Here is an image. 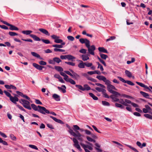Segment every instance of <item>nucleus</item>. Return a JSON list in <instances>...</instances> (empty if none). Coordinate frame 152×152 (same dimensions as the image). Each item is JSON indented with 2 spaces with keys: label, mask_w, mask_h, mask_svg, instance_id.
Instances as JSON below:
<instances>
[{
  "label": "nucleus",
  "mask_w": 152,
  "mask_h": 152,
  "mask_svg": "<svg viewBox=\"0 0 152 152\" xmlns=\"http://www.w3.org/2000/svg\"><path fill=\"white\" fill-rule=\"evenodd\" d=\"M54 50L55 52H64L65 51V50L63 49H58L56 48H55L54 49Z\"/></svg>",
  "instance_id": "44"
},
{
  "label": "nucleus",
  "mask_w": 152,
  "mask_h": 152,
  "mask_svg": "<svg viewBox=\"0 0 152 152\" xmlns=\"http://www.w3.org/2000/svg\"><path fill=\"white\" fill-rule=\"evenodd\" d=\"M70 139L72 140L74 143V146L77 148L79 151H81L82 149L80 148V147L79 144L78 140L75 138H70Z\"/></svg>",
  "instance_id": "7"
},
{
  "label": "nucleus",
  "mask_w": 152,
  "mask_h": 152,
  "mask_svg": "<svg viewBox=\"0 0 152 152\" xmlns=\"http://www.w3.org/2000/svg\"><path fill=\"white\" fill-rule=\"evenodd\" d=\"M77 61L79 62L78 64V66L81 69H83L85 67V63H84L81 60H77Z\"/></svg>",
  "instance_id": "8"
},
{
  "label": "nucleus",
  "mask_w": 152,
  "mask_h": 152,
  "mask_svg": "<svg viewBox=\"0 0 152 152\" xmlns=\"http://www.w3.org/2000/svg\"><path fill=\"white\" fill-rule=\"evenodd\" d=\"M79 41L82 44H85L86 47L88 48V51L90 54L94 55V51L95 50V47L94 45L90 46V41L87 39L81 38Z\"/></svg>",
  "instance_id": "1"
},
{
  "label": "nucleus",
  "mask_w": 152,
  "mask_h": 152,
  "mask_svg": "<svg viewBox=\"0 0 152 152\" xmlns=\"http://www.w3.org/2000/svg\"><path fill=\"white\" fill-rule=\"evenodd\" d=\"M17 106L20 110H21L23 111L24 112H26V110H25V109L21 106L18 105L17 104Z\"/></svg>",
  "instance_id": "55"
},
{
  "label": "nucleus",
  "mask_w": 152,
  "mask_h": 152,
  "mask_svg": "<svg viewBox=\"0 0 152 152\" xmlns=\"http://www.w3.org/2000/svg\"><path fill=\"white\" fill-rule=\"evenodd\" d=\"M33 65L36 69L39 70H42L44 68V66H40L35 63H33Z\"/></svg>",
  "instance_id": "13"
},
{
  "label": "nucleus",
  "mask_w": 152,
  "mask_h": 152,
  "mask_svg": "<svg viewBox=\"0 0 152 152\" xmlns=\"http://www.w3.org/2000/svg\"><path fill=\"white\" fill-rule=\"evenodd\" d=\"M4 92L5 94L8 97H9L10 98L12 96H11V94L9 92H8L7 91H4Z\"/></svg>",
  "instance_id": "49"
},
{
  "label": "nucleus",
  "mask_w": 152,
  "mask_h": 152,
  "mask_svg": "<svg viewBox=\"0 0 152 152\" xmlns=\"http://www.w3.org/2000/svg\"><path fill=\"white\" fill-rule=\"evenodd\" d=\"M110 81L109 80L105 84L107 85V89L110 93H112L114 91V90H116L115 87L113 85L111 84Z\"/></svg>",
  "instance_id": "4"
},
{
  "label": "nucleus",
  "mask_w": 152,
  "mask_h": 152,
  "mask_svg": "<svg viewBox=\"0 0 152 152\" xmlns=\"http://www.w3.org/2000/svg\"><path fill=\"white\" fill-rule=\"evenodd\" d=\"M55 69L58 72H61L63 71V69L62 67L59 66H55L54 67Z\"/></svg>",
  "instance_id": "21"
},
{
  "label": "nucleus",
  "mask_w": 152,
  "mask_h": 152,
  "mask_svg": "<svg viewBox=\"0 0 152 152\" xmlns=\"http://www.w3.org/2000/svg\"><path fill=\"white\" fill-rule=\"evenodd\" d=\"M29 147L31 148L37 150H38V148L35 145H29Z\"/></svg>",
  "instance_id": "50"
},
{
  "label": "nucleus",
  "mask_w": 152,
  "mask_h": 152,
  "mask_svg": "<svg viewBox=\"0 0 152 152\" xmlns=\"http://www.w3.org/2000/svg\"><path fill=\"white\" fill-rule=\"evenodd\" d=\"M102 103L103 105L105 106H109L110 105V104L108 102L105 101H102Z\"/></svg>",
  "instance_id": "34"
},
{
  "label": "nucleus",
  "mask_w": 152,
  "mask_h": 152,
  "mask_svg": "<svg viewBox=\"0 0 152 152\" xmlns=\"http://www.w3.org/2000/svg\"><path fill=\"white\" fill-rule=\"evenodd\" d=\"M9 34L11 36H14L18 35V34L17 33L12 31H10L9 32Z\"/></svg>",
  "instance_id": "38"
},
{
  "label": "nucleus",
  "mask_w": 152,
  "mask_h": 152,
  "mask_svg": "<svg viewBox=\"0 0 152 152\" xmlns=\"http://www.w3.org/2000/svg\"><path fill=\"white\" fill-rule=\"evenodd\" d=\"M50 117L52 118L54 121H55L60 123V124H63V122L61 120L57 119L56 118L52 116H50Z\"/></svg>",
  "instance_id": "15"
},
{
  "label": "nucleus",
  "mask_w": 152,
  "mask_h": 152,
  "mask_svg": "<svg viewBox=\"0 0 152 152\" xmlns=\"http://www.w3.org/2000/svg\"><path fill=\"white\" fill-rule=\"evenodd\" d=\"M100 56L101 57L102 59L105 60L106 59V58L108 57V56H107V55L103 54H100Z\"/></svg>",
  "instance_id": "37"
},
{
  "label": "nucleus",
  "mask_w": 152,
  "mask_h": 152,
  "mask_svg": "<svg viewBox=\"0 0 152 152\" xmlns=\"http://www.w3.org/2000/svg\"><path fill=\"white\" fill-rule=\"evenodd\" d=\"M67 82H69L71 84L73 85H75L76 84L75 82L71 78H69Z\"/></svg>",
  "instance_id": "39"
},
{
  "label": "nucleus",
  "mask_w": 152,
  "mask_h": 152,
  "mask_svg": "<svg viewBox=\"0 0 152 152\" xmlns=\"http://www.w3.org/2000/svg\"><path fill=\"white\" fill-rule=\"evenodd\" d=\"M140 93L145 97L147 98H149L148 97L149 96L148 94L142 91L140 92Z\"/></svg>",
  "instance_id": "27"
},
{
  "label": "nucleus",
  "mask_w": 152,
  "mask_h": 152,
  "mask_svg": "<svg viewBox=\"0 0 152 152\" xmlns=\"http://www.w3.org/2000/svg\"><path fill=\"white\" fill-rule=\"evenodd\" d=\"M95 89L99 92H101L102 93L103 92L106 91V90L103 88H101L99 87H96Z\"/></svg>",
  "instance_id": "28"
},
{
  "label": "nucleus",
  "mask_w": 152,
  "mask_h": 152,
  "mask_svg": "<svg viewBox=\"0 0 152 152\" xmlns=\"http://www.w3.org/2000/svg\"><path fill=\"white\" fill-rule=\"evenodd\" d=\"M95 85L97 86L101 87H102V88H105V86H104V85H103L99 83H96Z\"/></svg>",
  "instance_id": "59"
},
{
  "label": "nucleus",
  "mask_w": 152,
  "mask_h": 152,
  "mask_svg": "<svg viewBox=\"0 0 152 152\" xmlns=\"http://www.w3.org/2000/svg\"><path fill=\"white\" fill-rule=\"evenodd\" d=\"M10 138L13 140L15 141L16 140V137L12 134H11L10 135Z\"/></svg>",
  "instance_id": "33"
},
{
  "label": "nucleus",
  "mask_w": 152,
  "mask_h": 152,
  "mask_svg": "<svg viewBox=\"0 0 152 152\" xmlns=\"http://www.w3.org/2000/svg\"><path fill=\"white\" fill-rule=\"evenodd\" d=\"M136 83L137 84L139 85L140 86L142 87H143L146 89H148L150 92H152L151 89L147 86L145 85L142 83L138 82H136Z\"/></svg>",
  "instance_id": "10"
},
{
  "label": "nucleus",
  "mask_w": 152,
  "mask_h": 152,
  "mask_svg": "<svg viewBox=\"0 0 152 152\" xmlns=\"http://www.w3.org/2000/svg\"><path fill=\"white\" fill-rule=\"evenodd\" d=\"M98 50L100 52H102L104 53H108V51L103 47H99Z\"/></svg>",
  "instance_id": "20"
},
{
  "label": "nucleus",
  "mask_w": 152,
  "mask_h": 152,
  "mask_svg": "<svg viewBox=\"0 0 152 152\" xmlns=\"http://www.w3.org/2000/svg\"><path fill=\"white\" fill-rule=\"evenodd\" d=\"M67 38L69 40L71 41H73L75 39L74 37L71 36H68Z\"/></svg>",
  "instance_id": "42"
},
{
  "label": "nucleus",
  "mask_w": 152,
  "mask_h": 152,
  "mask_svg": "<svg viewBox=\"0 0 152 152\" xmlns=\"http://www.w3.org/2000/svg\"><path fill=\"white\" fill-rule=\"evenodd\" d=\"M84 132L86 134L91 135V136L92 137H91L88 136H87L86 137V139L88 141L94 142H96V140L95 139H97V137L96 135L93 134H92L90 131L88 130H84Z\"/></svg>",
  "instance_id": "3"
},
{
  "label": "nucleus",
  "mask_w": 152,
  "mask_h": 152,
  "mask_svg": "<svg viewBox=\"0 0 152 152\" xmlns=\"http://www.w3.org/2000/svg\"><path fill=\"white\" fill-rule=\"evenodd\" d=\"M72 75H73L72 77L75 79L77 80L80 77V75L75 72L72 74Z\"/></svg>",
  "instance_id": "24"
},
{
  "label": "nucleus",
  "mask_w": 152,
  "mask_h": 152,
  "mask_svg": "<svg viewBox=\"0 0 152 152\" xmlns=\"http://www.w3.org/2000/svg\"><path fill=\"white\" fill-rule=\"evenodd\" d=\"M52 97L56 101H58L60 100V96L56 94H53Z\"/></svg>",
  "instance_id": "14"
},
{
  "label": "nucleus",
  "mask_w": 152,
  "mask_h": 152,
  "mask_svg": "<svg viewBox=\"0 0 152 152\" xmlns=\"http://www.w3.org/2000/svg\"><path fill=\"white\" fill-rule=\"evenodd\" d=\"M81 57L82 60L83 61H86L89 59L88 56L87 55H82Z\"/></svg>",
  "instance_id": "19"
},
{
  "label": "nucleus",
  "mask_w": 152,
  "mask_h": 152,
  "mask_svg": "<svg viewBox=\"0 0 152 152\" xmlns=\"http://www.w3.org/2000/svg\"><path fill=\"white\" fill-rule=\"evenodd\" d=\"M10 26L9 29L11 30H18V28L15 26L10 24L9 26Z\"/></svg>",
  "instance_id": "18"
},
{
  "label": "nucleus",
  "mask_w": 152,
  "mask_h": 152,
  "mask_svg": "<svg viewBox=\"0 0 152 152\" xmlns=\"http://www.w3.org/2000/svg\"><path fill=\"white\" fill-rule=\"evenodd\" d=\"M106 91H104V92H103L102 93L104 95V96L106 98H109V96L106 93Z\"/></svg>",
  "instance_id": "60"
},
{
  "label": "nucleus",
  "mask_w": 152,
  "mask_h": 152,
  "mask_svg": "<svg viewBox=\"0 0 152 152\" xmlns=\"http://www.w3.org/2000/svg\"><path fill=\"white\" fill-rule=\"evenodd\" d=\"M126 145L128 147H129L130 149H132V150L136 152H138V151L134 148L132 147V146L129 145Z\"/></svg>",
  "instance_id": "47"
},
{
  "label": "nucleus",
  "mask_w": 152,
  "mask_h": 152,
  "mask_svg": "<svg viewBox=\"0 0 152 152\" xmlns=\"http://www.w3.org/2000/svg\"><path fill=\"white\" fill-rule=\"evenodd\" d=\"M31 55L35 57H36L37 58H38V57H40V55L35 52H31Z\"/></svg>",
  "instance_id": "32"
},
{
  "label": "nucleus",
  "mask_w": 152,
  "mask_h": 152,
  "mask_svg": "<svg viewBox=\"0 0 152 152\" xmlns=\"http://www.w3.org/2000/svg\"><path fill=\"white\" fill-rule=\"evenodd\" d=\"M51 38L52 39H54L55 40H56L58 38H59V37L58 36H56V35H52L51 36Z\"/></svg>",
  "instance_id": "62"
},
{
  "label": "nucleus",
  "mask_w": 152,
  "mask_h": 152,
  "mask_svg": "<svg viewBox=\"0 0 152 152\" xmlns=\"http://www.w3.org/2000/svg\"><path fill=\"white\" fill-rule=\"evenodd\" d=\"M75 86L77 88H78L80 90L82 91H83V87L81 85H75Z\"/></svg>",
  "instance_id": "40"
},
{
  "label": "nucleus",
  "mask_w": 152,
  "mask_h": 152,
  "mask_svg": "<svg viewBox=\"0 0 152 152\" xmlns=\"http://www.w3.org/2000/svg\"><path fill=\"white\" fill-rule=\"evenodd\" d=\"M63 42V40L61 39H59L58 38L56 40H55L54 42L56 43H61Z\"/></svg>",
  "instance_id": "41"
},
{
  "label": "nucleus",
  "mask_w": 152,
  "mask_h": 152,
  "mask_svg": "<svg viewBox=\"0 0 152 152\" xmlns=\"http://www.w3.org/2000/svg\"><path fill=\"white\" fill-rule=\"evenodd\" d=\"M22 32L24 34L28 35L30 34L32 32V31L31 30H25L22 31Z\"/></svg>",
  "instance_id": "26"
},
{
  "label": "nucleus",
  "mask_w": 152,
  "mask_h": 152,
  "mask_svg": "<svg viewBox=\"0 0 152 152\" xmlns=\"http://www.w3.org/2000/svg\"><path fill=\"white\" fill-rule=\"evenodd\" d=\"M66 58L68 60H72L75 58V57L70 55H67Z\"/></svg>",
  "instance_id": "25"
},
{
  "label": "nucleus",
  "mask_w": 152,
  "mask_h": 152,
  "mask_svg": "<svg viewBox=\"0 0 152 152\" xmlns=\"http://www.w3.org/2000/svg\"><path fill=\"white\" fill-rule=\"evenodd\" d=\"M52 46L53 47H55L58 48H61L63 47V46L62 45H52Z\"/></svg>",
  "instance_id": "36"
},
{
  "label": "nucleus",
  "mask_w": 152,
  "mask_h": 152,
  "mask_svg": "<svg viewBox=\"0 0 152 152\" xmlns=\"http://www.w3.org/2000/svg\"><path fill=\"white\" fill-rule=\"evenodd\" d=\"M125 73L126 75L129 77H132V74L128 70L125 71Z\"/></svg>",
  "instance_id": "30"
},
{
  "label": "nucleus",
  "mask_w": 152,
  "mask_h": 152,
  "mask_svg": "<svg viewBox=\"0 0 152 152\" xmlns=\"http://www.w3.org/2000/svg\"><path fill=\"white\" fill-rule=\"evenodd\" d=\"M80 144L85 150V149H87L86 148H88V145H85L82 142L80 143Z\"/></svg>",
  "instance_id": "35"
},
{
  "label": "nucleus",
  "mask_w": 152,
  "mask_h": 152,
  "mask_svg": "<svg viewBox=\"0 0 152 152\" xmlns=\"http://www.w3.org/2000/svg\"><path fill=\"white\" fill-rule=\"evenodd\" d=\"M69 132L70 134L73 136L75 137H81L82 135L78 131H76L77 134L73 132V130L71 129H70L69 130Z\"/></svg>",
  "instance_id": "6"
},
{
  "label": "nucleus",
  "mask_w": 152,
  "mask_h": 152,
  "mask_svg": "<svg viewBox=\"0 0 152 152\" xmlns=\"http://www.w3.org/2000/svg\"><path fill=\"white\" fill-rule=\"evenodd\" d=\"M41 40L42 42L46 44H48L50 43V41L48 39H41Z\"/></svg>",
  "instance_id": "46"
},
{
  "label": "nucleus",
  "mask_w": 152,
  "mask_h": 152,
  "mask_svg": "<svg viewBox=\"0 0 152 152\" xmlns=\"http://www.w3.org/2000/svg\"><path fill=\"white\" fill-rule=\"evenodd\" d=\"M21 101L22 102V104L25 108L29 110H31V108L30 106V103L29 101L23 99H21Z\"/></svg>",
  "instance_id": "5"
},
{
  "label": "nucleus",
  "mask_w": 152,
  "mask_h": 152,
  "mask_svg": "<svg viewBox=\"0 0 152 152\" xmlns=\"http://www.w3.org/2000/svg\"><path fill=\"white\" fill-rule=\"evenodd\" d=\"M30 36L35 41H40L41 40L39 37L35 35L31 34H30Z\"/></svg>",
  "instance_id": "17"
},
{
  "label": "nucleus",
  "mask_w": 152,
  "mask_h": 152,
  "mask_svg": "<svg viewBox=\"0 0 152 152\" xmlns=\"http://www.w3.org/2000/svg\"><path fill=\"white\" fill-rule=\"evenodd\" d=\"M10 100L14 104H16V102L18 101V98L16 96L13 97L11 96L10 98Z\"/></svg>",
  "instance_id": "11"
},
{
  "label": "nucleus",
  "mask_w": 152,
  "mask_h": 152,
  "mask_svg": "<svg viewBox=\"0 0 152 152\" xmlns=\"http://www.w3.org/2000/svg\"><path fill=\"white\" fill-rule=\"evenodd\" d=\"M31 106L33 109L34 110L37 111L42 114L45 115L46 113H50L49 111L43 107L39 105L37 106L33 104H31Z\"/></svg>",
  "instance_id": "2"
},
{
  "label": "nucleus",
  "mask_w": 152,
  "mask_h": 152,
  "mask_svg": "<svg viewBox=\"0 0 152 152\" xmlns=\"http://www.w3.org/2000/svg\"><path fill=\"white\" fill-rule=\"evenodd\" d=\"M115 36H111L109 38L107 39L106 40L107 42H108L109 41L112 40H114L115 39Z\"/></svg>",
  "instance_id": "43"
},
{
  "label": "nucleus",
  "mask_w": 152,
  "mask_h": 152,
  "mask_svg": "<svg viewBox=\"0 0 152 152\" xmlns=\"http://www.w3.org/2000/svg\"><path fill=\"white\" fill-rule=\"evenodd\" d=\"M39 30L42 33L46 35L49 36L50 35V34L45 29L40 28L39 29Z\"/></svg>",
  "instance_id": "12"
},
{
  "label": "nucleus",
  "mask_w": 152,
  "mask_h": 152,
  "mask_svg": "<svg viewBox=\"0 0 152 152\" xmlns=\"http://www.w3.org/2000/svg\"><path fill=\"white\" fill-rule=\"evenodd\" d=\"M65 63L66 64H67L70 65L71 66H74L75 65V63L72 62H65Z\"/></svg>",
  "instance_id": "54"
},
{
  "label": "nucleus",
  "mask_w": 152,
  "mask_h": 152,
  "mask_svg": "<svg viewBox=\"0 0 152 152\" xmlns=\"http://www.w3.org/2000/svg\"><path fill=\"white\" fill-rule=\"evenodd\" d=\"M115 105L116 107H119L121 109H123L124 107V106L122 105L121 104L118 103H116L115 104Z\"/></svg>",
  "instance_id": "31"
},
{
  "label": "nucleus",
  "mask_w": 152,
  "mask_h": 152,
  "mask_svg": "<svg viewBox=\"0 0 152 152\" xmlns=\"http://www.w3.org/2000/svg\"><path fill=\"white\" fill-rule=\"evenodd\" d=\"M48 62L49 64H55V63L54 62V58H53V60L52 59H49L48 61Z\"/></svg>",
  "instance_id": "48"
},
{
  "label": "nucleus",
  "mask_w": 152,
  "mask_h": 152,
  "mask_svg": "<svg viewBox=\"0 0 152 152\" xmlns=\"http://www.w3.org/2000/svg\"><path fill=\"white\" fill-rule=\"evenodd\" d=\"M39 63L40 65H45L47 64L46 62L44 61H40Z\"/></svg>",
  "instance_id": "58"
},
{
  "label": "nucleus",
  "mask_w": 152,
  "mask_h": 152,
  "mask_svg": "<svg viewBox=\"0 0 152 152\" xmlns=\"http://www.w3.org/2000/svg\"><path fill=\"white\" fill-rule=\"evenodd\" d=\"M144 116L147 118L152 119V115H151L149 114H145Z\"/></svg>",
  "instance_id": "52"
},
{
  "label": "nucleus",
  "mask_w": 152,
  "mask_h": 152,
  "mask_svg": "<svg viewBox=\"0 0 152 152\" xmlns=\"http://www.w3.org/2000/svg\"><path fill=\"white\" fill-rule=\"evenodd\" d=\"M58 88L59 90H61L63 93H65L66 92V88L65 85H62L61 87L58 86Z\"/></svg>",
  "instance_id": "16"
},
{
  "label": "nucleus",
  "mask_w": 152,
  "mask_h": 152,
  "mask_svg": "<svg viewBox=\"0 0 152 152\" xmlns=\"http://www.w3.org/2000/svg\"><path fill=\"white\" fill-rule=\"evenodd\" d=\"M92 65V63H85V66L87 67H91Z\"/></svg>",
  "instance_id": "57"
},
{
  "label": "nucleus",
  "mask_w": 152,
  "mask_h": 152,
  "mask_svg": "<svg viewBox=\"0 0 152 152\" xmlns=\"http://www.w3.org/2000/svg\"><path fill=\"white\" fill-rule=\"evenodd\" d=\"M88 79L93 82H96V79L91 77H88Z\"/></svg>",
  "instance_id": "61"
},
{
  "label": "nucleus",
  "mask_w": 152,
  "mask_h": 152,
  "mask_svg": "<svg viewBox=\"0 0 152 152\" xmlns=\"http://www.w3.org/2000/svg\"><path fill=\"white\" fill-rule=\"evenodd\" d=\"M91 88L89 86L86 84H84L83 85V91L86 90L88 91L91 89Z\"/></svg>",
  "instance_id": "23"
},
{
  "label": "nucleus",
  "mask_w": 152,
  "mask_h": 152,
  "mask_svg": "<svg viewBox=\"0 0 152 152\" xmlns=\"http://www.w3.org/2000/svg\"><path fill=\"white\" fill-rule=\"evenodd\" d=\"M125 83H126L128 84L131 86H134V83L132 82L131 81L129 80H126Z\"/></svg>",
  "instance_id": "51"
},
{
  "label": "nucleus",
  "mask_w": 152,
  "mask_h": 152,
  "mask_svg": "<svg viewBox=\"0 0 152 152\" xmlns=\"http://www.w3.org/2000/svg\"><path fill=\"white\" fill-rule=\"evenodd\" d=\"M35 103L37 104H42V103L38 99H35Z\"/></svg>",
  "instance_id": "63"
},
{
  "label": "nucleus",
  "mask_w": 152,
  "mask_h": 152,
  "mask_svg": "<svg viewBox=\"0 0 152 152\" xmlns=\"http://www.w3.org/2000/svg\"><path fill=\"white\" fill-rule=\"evenodd\" d=\"M117 77L119 79V80L121 81H122V82H123L124 83H125L126 80H125L123 78H122V77H119V76Z\"/></svg>",
  "instance_id": "64"
},
{
  "label": "nucleus",
  "mask_w": 152,
  "mask_h": 152,
  "mask_svg": "<svg viewBox=\"0 0 152 152\" xmlns=\"http://www.w3.org/2000/svg\"><path fill=\"white\" fill-rule=\"evenodd\" d=\"M89 94L90 96L93 99L95 100H98V98L94 94L91 93H89Z\"/></svg>",
  "instance_id": "22"
},
{
  "label": "nucleus",
  "mask_w": 152,
  "mask_h": 152,
  "mask_svg": "<svg viewBox=\"0 0 152 152\" xmlns=\"http://www.w3.org/2000/svg\"><path fill=\"white\" fill-rule=\"evenodd\" d=\"M112 94H113L116 96H120L121 97H122V96H121L122 94H121L118 92L114 91Z\"/></svg>",
  "instance_id": "53"
},
{
  "label": "nucleus",
  "mask_w": 152,
  "mask_h": 152,
  "mask_svg": "<svg viewBox=\"0 0 152 152\" xmlns=\"http://www.w3.org/2000/svg\"><path fill=\"white\" fill-rule=\"evenodd\" d=\"M87 50L84 49H82L79 50V52L85 54L86 53Z\"/></svg>",
  "instance_id": "56"
},
{
  "label": "nucleus",
  "mask_w": 152,
  "mask_h": 152,
  "mask_svg": "<svg viewBox=\"0 0 152 152\" xmlns=\"http://www.w3.org/2000/svg\"><path fill=\"white\" fill-rule=\"evenodd\" d=\"M135 61V58H132L131 59V61H127V64H131L132 63L134 62Z\"/></svg>",
  "instance_id": "45"
},
{
  "label": "nucleus",
  "mask_w": 152,
  "mask_h": 152,
  "mask_svg": "<svg viewBox=\"0 0 152 152\" xmlns=\"http://www.w3.org/2000/svg\"><path fill=\"white\" fill-rule=\"evenodd\" d=\"M54 62H56L57 63H59L60 62H61V60L58 57H54L53 58Z\"/></svg>",
  "instance_id": "29"
},
{
  "label": "nucleus",
  "mask_w": 152,
  "mask_h": 152,
  "mask_svg": "<svg viewBox=\"0 0 152 152\" xmlns=\"http://www.w3.org/2000/svg\"><path fill=\"white\" fill-rule=\"evenodd\" d=\"M96 78L99 80H102L105 82V84L109 80H107L104 76L102 75H97Z\"/></svg>",
  "instance_id": "9"
}]
</instances>
